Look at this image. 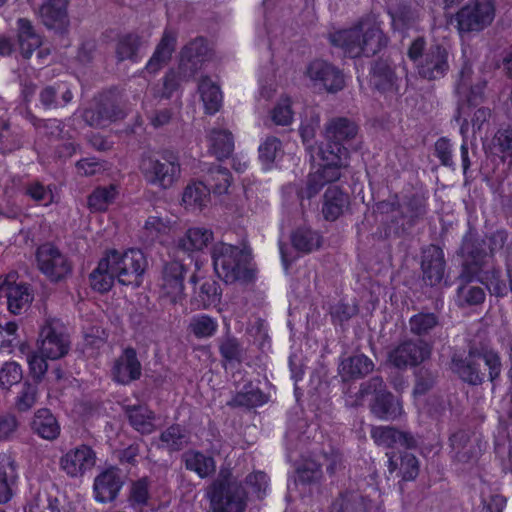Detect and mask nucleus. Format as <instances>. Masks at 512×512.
Wrapping results in <instances>:
<instances>
[{"mask_svg":"<svg viewBox=\"0 0 512 512\" xmlns=\"http://www.w3.org/2000/svg\"><path fill=\"white\" fill-rule=\"evenodd\" d=\"M406 56L419 78L426 81L440 80L450 69L448 50L441 44H432L427 48L423 36H417L411 41Z\"/></svg>","mask_w":512,"mask_h":512,"instance_id":"1","label":"nucleus"},{"mask_svg":"<svg viewBox=\"0 0 512 512\" xmlns=\"http://www.w3.org/2000/svg\"><path fill=\"white\" fill-rule=\"evenodd\" d=\"M452 370L464 382L477 386L485 381L486 374L482 371L483 365L488 369L490 382H494L499 378L501 373V359L497 352L492 349H476L471 348L465 358H452Z\"/></svg>","mask_w":512,"mask_h":512,"instance_id":"2","label":"nucleus"},{"mask_svg":"<svg viewBox=\"0 0 512 512\" xmlns=\"http://www.w3.org/2000/svg\"><path fill=\"white\" fill-rule=\"evenodd\" d=\"M345 149L335 143L319 148L320 162L316 171L309 173L306 186L299 193L301 198L312 199L323 187L340 179L345 168Z\"/></svg>","mask_w":512,"mask_h":512,"instance_id":"3","label":"nucleus"},{"mask_svg":"<svg viewBox=\"0 0 512 512\" xmlns=\"http://www.w3.org/2000/svg\"><path fill=\"white\" fill-rule=\"evenodd\" d=\"M345 149L335 143L319 148L320 162L316 171L309 173L306 186L299 193L301 198L312 199L323 187L340 179L345 168Z\"/></svg>","mask_w":512,"mask_h":512,"instance_id":"4","label":"nucleus"},{"mask_svg":"<svg viewBox=\"0 0 512 512\" xmlns=\"http://www.w3.org/2000/svg\"><path fill=\"white\" fill-rule=\"evenodd\" d=\"M211 257L217 276L225 283L252 279V271L248 268V255L238 246L217 243L212 248Z\"/></svg>","mask_w":512,"mask_h":512,"instance_id":"5","label":"nucleus"},{"mask_svg":"<svg viewBox=\"0 0 512 512\" xmlns=\"http://www.w3.org/2000/svg\"><path fill=\"white\" fill-rule=\"evenodd\" d=\"M371 397L369 407L371 413L380 420L393 421L403 413L401 402L386 388L382 377L374 376L363 382L356 394L357 404L366 397Z\"/></svg>","mask_w":512,"mask_h":512,"instance_id":"6","label":"nucleus"},{"mask_svg":"<svg viewBox=\"0 0 512 512\" xmlns=\"http://www.w3.org/2000/svg\"><path fill=\"white\" fill-rule=\"evenodd\" d=\"M139 169L147 184L161 189H169L177 182L181 174L179 155L172 150H163L160 158L143 155Z\"/></svg>","mask_w":512,"mask_h":512,"instance_id":"7","label":"nucleus"},{"mask_svg":"<svg viewBox=\"0 0 512 512\" xmlns=\"http://www.w3.org/2000/svg\"><path fill=\"white\" fill-rule=\"evenodd\" d=\"M113 268L114 276H117L119 284L124 286L139 287L144 279L147 268V260L144 253L138 248H128L124 251L112 248L105 252Z\"/></svg>","mask_w":512,"mask_h":512,"instance_id":"8","label":"nucleus"},{"mask_svg":"<svg viewBox=\"0 0 512 512\" xmlns=\"http://www.w3.org/2000/svg\"><path fill=\"white\" fill-rule=\"evenodd\" d=\"M211 512H244L246 493L230 473L221 474L207 488Z\"/></svg>","mask_w":512,"mask_h":512,"instance_id":"9","label":"nucleus"},{"mask_svg":"<svg viewBox=\"0 0 512 512\" xmlns=\"http://www.w3.org/2000/svg\"><path fill=\"white\" fill-rule=\"evenodd\" d=\"M496 7L493 0H469L453 16L454 24L460 35L481 32L495 19Z\"/></svg>","mask_w":512,"mask_h":512,"instance_id":"10","label":"nucleus"},{"mask_svg":"<svg viewBox=\"0 0 512 512\" xmlns=\"http://www.w3.org/2000/svg\"><path fill=\"white\" fill-rule=\"evenodd\" d=\"M305 75L315 87L325 90L327 93L336 94L345 88V75L343 71L323 59H313L305 70Z\"/></svg>","mask_w":512,"mask_h":512,"instance_id":"11","label":"nucleus"},{"mask_svg":"<svg viewBox=\"0 0 512 512\" xmlns=\"http://www.w3.org/2000/svg\"><path fill=\"white\" fill-rule=\"evenodd\" d=\"M431 356V345L424 340L405 339L388 352V362L399 370L417 367Z\"/></svg>","mask_w":512,"mask_h":512,"instance_id":"12","label":"nucleus"},{"mask_svg":"<svg viewBox=\"0 0 512 512\" xmlns=\"http://www.w3.org/2000/svg\"><path fill=\"white\" fill-rule=\"evenodd\" d=\"M403 63V59L399 62ZM398 63L391 56H381L370 67V83L374 90L385 96L399 95L401 77L398 76Z\"/></svg>","mask_w":512,"mask_h":512,"instance_id":"13","label":"nucleus"},{"mask_svg":"<svg viewBox=\"0 0 512 512\" xmlns=\"http://www.w3.org/2000/svg\"><path fill=\"white\" fill-rule=\"evenodd\" d=\"M36 261L39 270L50 281L65 279L72 271L68 258L53 244H44L37 249Z\"/></svg>","mask_w":512,"mask_h":512,"instance_id":"14","label":"nucleus"},{"mask_svg":"<svg viewBox=\"0 0 512 512\" xmlns=\"http://www.w3.org/2000/svg\"><path fill=\"white\" fill-rule=\"evenodd\" d=\"M142 363L137 350L133 346H126L114 359L110 368V377L115 384L129 386L142 377Z\"/></svg>","mask_w":512,"mask_h":512,"instance_id":"15","label":"nucleus"},{"mask_svg":"<svg viewBox=\"0 0 512 512\" xmlns=\"http://www.w3.org/2000/svg\"><path fill=\"white\" fill-rule=\"evenodd\" d=\"M210 48L205 37L198 36L184 45L179 53L178 69L183 79L193 78L209 60Z\"/></svg>","mask_w":512,"mask_h":512,"instance_id":"16","label":"nucleus"},{"mask_svg":"<svg viewBox=\"0 0 512 512\" xmlns=\"http://www.w3.org/2000/svg\"><path fill=\"white\" fill-rule=\"evenodd\" d=\"M125 113L120 108L114 94L108 92L99 96L94 108L86 109L84 118L90 126L106 127L112 122L123 119Z\"/></svg>","mask_w":512,"mask_h":512,"instance_id":"17","label":"nucleus"},{"mask_svg":"<svg viewBox=\"0 0 512 512\" xmlns=\"http://www.w3.org/2000/svg\"><path fill=\"white\" fill-rule=\"evenodd\" d=\"M95 464L96 453L86 444L68 450L60 458L61 469L71 478L83 477Z\"/></svg>","mask_w":512,"mask_h":512,"instance_id":"18","label":"nucleus"},{"mask_svg":"<svg viewBox=\"0 0 512 512\" xmlns=\"http://www.w3.org/2000/svg\"><path fill=\"white\" fill-rule=\"evenodd\" d=\"M124 485L120 470L110 466L101 471L93 482V498L99 504L114 502Z\"/></svg>","mask_w":512,"mask_h":512,"instance_id":"19","label":"nucleus"},{"mask_svg":"<svg viewBox=\"0 0 512 512\" xmlns=\"http://www.w3.org/2000/svg\"><path fill=\"white\" fill-rule=\"evenodd\" d=\"M371 438L387 451L415 449L417 440L411 432L401 431L393 426H378L371 430Z\"/></svg>","mask_w":512,"mask_h":512,"instance_id":"20","label":"nucleus"},{"mask_svg":"<svg viewBox=\"0 0 512 512\" xmlns=\"http://www.w3.org/2000/svg\"><path fill=\"white\" fill-rule=\"evenodd\" d=\"M68 8V0H44L39 8L42 24L58 34H66L70 26Z\"/></svg>","mask_w":512,"mask_h":512,"instance_id":"21","label":"nucleus"},{"mask_svg":"<svg viewBox=\"0 0 512 512\" xmlns=\"http://www.w3.org/2000/svg\"><path fill=\"white\" fill-rule=\"evenodd\" d=\"M472 75V68L463 66L459 72V78L455 83L454 92L460 102L466 103L470 107H475L482 103L484 99L487 81L480 79L476 83H473Z\"/></svg>","mask_w":512,"mask_h":512,"instance_id":"22","label":"nucleus"},{"mask_svg":"<svg viewBox=\"0 0 512 512\" xmlns=\"http://www.w3.org/2000/svg\"><path fill=\"white\" fill-rule=\"evenodd\" d=\"M365 27L366 19L360 18L351 27L330 33L329 42L350 57H358L361 55V34Z\"/></svg>","mask_w":512,"mask_h":512,"instance_id":"23","label":"nucleus"},{"mask_svg":"<svg viewBox=\"0 0 512 512\" xmlns=\"http://www.w3.org/2000/svg\"><path fill=\"white\" fill-rule=\"evenodd\" d=\"M407 450L386 451L385 453L389 474L405 482L415 480L419 474L418 458Z\"/></svg>","mask_w":512,"mask_h":512,"instance_id":"24","label":"nucleus"},{"mask_svg":"<svg viewBox=\"0 0 512 512\" xmlns=\"http://www.w3.org/2000/svg\"><path fill=\"white\" fill-rule=\"evenodd\" d=\"M41 353L50 360L64 357L70 349L68 336L58 331L50 322H47L40 331Z\"/></svg>","mask_w":512,"mask_h":512,"instance_id":"25","label":"nucleus"},{"mask_svg":"<svg viewBox=\"0 0 512 512\" xmlns=\"http://www.w3.org/2000/svg\"><path fill=\"white\" fill-rule=\"evenodd\" d=\"M446 261L443 250L436 245H430L423 250L421 269L423 280L431 287L439 285L445 274Z\"/></svg>","mask_w":512,"mask_h":512,"instance_id":"26","label":"nucleus"},{"mask_svg":"<svg viewBox=\"0 0 512 512\" xmlns=\"http://www.w3.org/2000/svg\"><path fill=\"white\" fill-rule=\"evenodd\" d=\"M427 199L418 194L404 195L401 200L391 203V210L398 211L409 227L415 226L427 213Z\"/></svg>","mask_w":512,"mask_h":512,"instance_id":"27","label":"nucleus"},{"mask_svg":"<svg viewBox=\"0 0 512 512\" xmlns=\"http://www.w3.org/2000/svg\"><path fill=\"white\" fill-rule=\"evenodd\" d=\"M177 45V32L165 28L159 43L146 63L145 69L149 74L158 73L172 58Z\"/></svg>","mask_w":512,"mask_h":512,"instance_id":"28","label":"nucleus"},{"mask_svg":"<svg viewBox=\"0 0 512 512\" xmlns=\"http://www.w3.org/2000/svg\"><path fill=\"white\" fill-rule=\"evenodd\" d=\"M186 274L185 266L178 261H171L164 265L160 290L162 296L176 301L177 297L183 293L184 278Z\"/></svg>","mask_w":512,"mask_h":512,"instance_id":"29","label":"nucleus"},{"mask_svg":"<svg viewBox=\"0 0 512 512\" xmlns=\"http://www.w3.org/2000/svg\"><path fill=\"white\" fill-rule=\"evenodd\" d=\"M358 132L357 125L346 117H337L332 119L326 127L327 140L321 147L328 144H338L345 149V166L348 165L349 150L345 146L346 141L353 139Z\"/></svg>","mask_w":512,"mask_h":512,"instance_id":"30","label":"nucleus"},{"mask_svg":"<svg viewBox=\"0 0 512 512\" xmlns=\"http://www.w3.org/2000/svg\"><path fill=\"white\" fill-rule=\"evenodd\" d=\"M184 468L196 474L200 479L212 477L216 472V461L213 456L196 449H188L181 455Z\"/></svg>","mask_w":512,"mask_h":512,"instance_id":"31","label":"nucleus"},{"mask_svg":"<svg viewBox=\"0 0 512 512\" xmlns=\"http://www.w3.org/2000/svg\"><path fill=\"white\" fill-rule=\"evenodd\" d=\"M460 255L464 260L475 262V264L486 265L489 254L485 239L477 231L469 229L465 232L460 245Z\"/></svg>","mask_w":512,"mask_h":512,"instance_id":"32","label":"nucleus"},{"mask_svg":"<svg viewBox=\"0 0 512 512\" xmlns=\"http://www.w3.org/2000/svg\"><path fill=\"white\" fill-rule=\"evenodd\" d=\"M125 415L130 426L142 435L152 434L156 430V414L145 404L126 406Z\"/></svg>","mask_w":512,"mask_h":512,"instance_id":"33","label":"nucleus"},{"mask_svg":"<svg viewBox=\"0 0 512 512\" xmlns=\"http://www.w3.org/2000/svg\"><path fill=\"white\" fill-rule=\"evenodd\" d=\"M369 503L361 491L346 489L332 501L328 512H369Z\"/></svg>","mask_w":512,"mask_h":512,"instance_id":"34","label":"nucleus"},{"mask_svg":"<svg viewBox=\"0 0 512 512\" xmlns=\"http://www.w3.org/2000/svg\"><path fill=\"white\" fill-rule=\"evenodd\" d=\"M211 200L210 188L202 181L187 184L182 193V205L192 213L201 212Z\"/></svg>","mask_w":512,"mask_h":512,"instance_id":"35","label":"nucleus"},{"mask_svg":"<svg viewBox=\"0 0 512 512\" xmlns=\"http://www.w3.org/2000/svg\"><path fill=\"white\" fill-rule=\"evenodd\" d=\"M31 429L35 435L49 441L57 439L61 432L57 418L48 408H40L34 413Z\"/></svg>","mask_w":512,"mask_h":512,"instance_id":"36","label":"nucleus"},{"mask_svg":"<svg viewBox=\"0 0 512 512\" xmlns=\"http://www.w3.org/2000/svg\"><path fill=\"white\" fill-rule=\"evenodd\" d=\"M507 279L503 276L502 269L493 265L482 273L480 283L485 286L492 296L503 298L512 292V272L507 269Z\"/></svg>","mask_w":512,"mask_h":512,"instance_id":"37","label":"nucleus"},{"mask_svg":"<svg viewBox=\"0 0 512 512\" xmlns=\"http://www.w3.org/2000/svg\"><path fill=\"white\" fill-rule=\"evenodd\" d=\"M349 205V195L339 186H329L323 196L322 214L325 220L335 221Z\"/></svg>","mask_w":512,"mask_h":512,"instance_id":"38","label":"nucleus"},{"mask_svg":"<svg viewBox=\"0 0 512 512\" xmlns=\"http://www.w3.org/2000/svg\"><path fill=\"white\" fill-rule=\"evenodd\" d=\"M374 369L373 361L365 354H357L344 359L339 372L344 382L364 378Z\"/></svg>","mask_w":512,"mask_h":512,"instance_id":"39","label":"nucleus"},{"mask_svg":"<svg viewBox=\"0 0 512 512\" xmlns=\"http://www.w3.org/2000/svg\"><path fill=\"white\" fill-rule=\"evenodd\" d=\"M17 28L20 54L24 59H30L34 51L41 46L42 38L36 33L32 22L27 18H19Z\"/></svg>","mask_w":512,"mask_h":512,"instance_id":"40","label":"nucleus"},{"mask_svg":"<svg viewBox=\"0 0 512 512\" xmlns=\"http://www.w3.org/2000/svg\"><path fill=\"white\" fill-rule=\"evenodd\" d=\"M198 93L203 102L205 114L215 115L222 107L223 95L220 86L205 75L199 79Z\"/></svg>","mask_w":512,"mask_h":512,"instance_id":"41","label":"nucleus"},{"mask_svg":"<svg viewBox=\"0 0 512 512\" xmlns=\"http://www.w3.org/2000/svg\"><path fill=\"white\" fill-rule=\"evenodd\" d=\"M109 259L104 255L97 263L95 269L89 274V283L93 291L100 294L109 292L114 286L117 276H114Z\"/></svg>","mask_w":512,"mask_h":512,"instance_id":"42","label":"nucleus"},{"mask_svg":"<svg viewBox=\"0 0 512 512\" xmlns=\"http://www.w3.org/2000/svg\"><path fill=\"white\" fill-rule=\"evenodd\" d=\"M119 195V186L110 183L107 186H97L87 197V207L92 212H106Z\"/></svg>","mask_w":512,"mask_h":512,"instance_id":"43","label":"nucleus"},{"mask_svg":"<svg viewBox=\"0 0 512 512\" xmlns=\"http://www.w3.org/2000/svg\"><path fill=\"white\" fill-rule=\"evenodd\" d=\"M208 141L210 154L219 161L229 158L234 151V137L228 130L212 129Z\"/></svg>","mask_w":512,"mask_h":512,"instance_id":"44","label":"nucleus"},{"mask_svg":"<svg viewBox=\"0 0 512 512\" xmlns=\"http://www.w3.org/2000/svg\"><path fill=\"white\" fill-rule=\"evenodd\" d=\"M6 298L8 310L12 314L18 315L33 301V294L27 283L11 282L6 292Z\"/></svg>","mask_w":512,"mask_h":512,"instance_id":"45","label":"nucleus"},{"mask_svg":"<svg viewBox=\"0 0 512 512\" xmlns=\"http://www.w3.org/2000/svg\"><path fill=\"white\" fill-rule=\"evenodd\" d=\"M389 42L388 36L377 24H372L362 31L361 55H375L384 49Z\"/></svg>","mask_w":512,"mask_h":512,"instance_id":"46","label":"nucleus"},{"mask_svg":"<svg viewBox=\"0 0 512 512\" xmlns=\"http://www.w3.org/2000/svg\"><path fill=\"white\" fill-rule=\"evenodd\" d=\"M291 244L298 252L311 253L321 246L322 236L310 227H298L291 234Z\"/></svg>","mask_w":512,"mask_h":512,"instance_id":"47","label":"nucleus"},{"mask_svg":"<svg viewBox=\"0 0 512 512\" xmlns=\"http://www.w3.org/2000/svg\"><path fill=\"white\" fill-rule=\"evenodd\" d=\"M151 480L148 476H142L131 482L127 501L129 506L134 509H142L149 505Z\"/></svg>","mask_w":512,"mask_h":512,"instance_id":"48","label":"nucleus"},{"mask_svg":"<svg viewBox=\"0 0 512 512\" xmlns=\"http://www.w3.org/2000/svg\"><path fill=\"white\" fill-rule=\"evenodd\" d=\"M141 43V37L137 33L130 32L120 36L115 50L118 62L130 60L133 63H137L139 61L138 51Z\"/></svg>","mask_w":512,"mask_h":512,"instance_id":"49","label":"nucleus"},{"mask_svg":"<svg viewBox=\"0 0 512 512\" xmlns=\"http://www.w3.org/2000/svg\"><path fill=\"white\" fill-rule=\"evenodd\" d=\"M17 478L13 463L0 459V505L8 503L13 498V487Z\"/></svg>","mask_w":512,"mask_h":512,"instance_id":"50","label":"nucleus"},{"mask_svg":"<svg viewBox=\"0 0 512 512\" xmlns=\"http://www.w3.org/2000/svg\"><path fill=\"white\" fill-rule=\"evenodd\" d=\"M213 240V231L206 227L189 228L180 246L187 251H200Z\"/></svg>","mask_w":512,"mask_h":512,"instance_id":"51","label":"nucleus"},{"mask_svg":"<svg viewBox=\"0 0 512 512\" xmlns=\"http://www.w3.org/2000/svg\"><path fill=\"white\" fill-rule=\"evenodd\" d=\"M439 323V317L434 312H418L409 318L410 332L418 337L430 335Z\"/></svg>","mask_w":512,"mask_h":512,"instance_id":"52","label":"nucleus"},{"mask_svg":"<svg viewBox=\"0 0 512 512\" xmlns=\"http://www.w3.org/2000/svg\"><path fill=\"white\" fill-rule=\"evenodd\" d=\"M268 400V396L261 389L237 391L228 405L233 408L253 409L262 407Z\"/></svg>","mask_w":512,"mask_h":512,"instance_id":"53","label":"nucleus"},{"mask_svg":"<svg viewBox=\"0 0 512 512\" xmlns=\"http://www.w3.org/2000/svg\"><path fill=\"white\" fill-rule=\"evenodd\" d=\"M232 179L230 170L218 165L209 169L206 185L210 188V192L223 195L228 192Z\"/></svg>","mask_w":512,"mask_h":512,"instance_id":"54","label":"nucleus"},{"mask_svg":"<svg viewBox=\"0 0 512 512\" xmlns=\"http://www.w3.org/2000/svg\"><path fill=\"white\" fill-rule=\"evenodd\" d=\"M457 299L459 306L461 307H471L477 306L484 303L486 299L485 289L468 284V283H460L456 290Z\"/></svg>","mask_w":512,"mask_h":512,"instance_id":"55","label":"nucleus"},{"mask_svg":"<svg viewBox=\"0 0 512 512\" xmlns=\"http://www.w3.org/2000/svg\"><path fill=\"white\" fill-rule=\"evenodd\" d=\"M159 439L170 452H178L188 443L186 430L180 424L168 426L161 432Z\"/></svg>","mask_w":512,"mask_h":512,"instance_id":"56","label":"nucleus"},{"mask_svg":"<svg viewBox=\"0 0 512 512\" xmlns=\"http://www.w3.org/2000/svg\"><path fill=\"white\" fill-rule=\"evenodd\" d=\"M269 118L276 126H289L294 119L292 100L288 95H282L269 111Z\"/></svg>","mask_w":512,"mask_h":512,"instance_id":"57","label":"nucleus"},{"mask_svg":"<svg viewBox=\"0 0 512 512\" xmlns=\"http://www.w3.org/2000/svg\"><path fill=\"white\" fill-rule=\"evenodd\" d=\"M22 135L13 130L8 121L0 119V153L5 155L19 149Z\"/></svg>","mask_w":512,"mask_h":512,"instance_id":"58","label":"nucleus"},{"mask_svg":"<svg viewBox=\"0 0 512 512\" xmlns=\"http://www.w3.org/2000/svg\"><path fill=\"white\" fill-rule=\"evenodd\" d=\"M387 14L390 17L391 27L394 31L405 33L413 25V12L407 5H399L395 9H389Z\"/></svg>","mask_w":512,"mask_h":512,"instance_id":"59","label":"nucleus"},{"mask_svg":"<svg viewBox=\"0 0 512 512\" xmlns=\"http://www.w3.org/2000/svg\"><path fill=\"white\" fill-rule=\"evenodd\" d=\"M485 239L489 258L493 260L495 256L506 252L508 249L509 232L505 228H498L495 231L485 234Z\"/></svg>","mask_w":512,"mask_h":512,"instance_id":"60","label":"nucleus"},{"mask_svg":"<svg viewBox=\"0 0 512 512\" xmlns=\"http://www.w3.org/2000/svg\"><path fill=\"white\" fill-rule=\"evenodd\" d=\"M297 480L303 485L318 483L322 478V465L315 460L305 459L297 467Z\"/></svg>","mask_w":512,"mask_h":512,"instance_id":"61","label":"nucleus"},{"mask_svg":"<svg viewBox=\"0 0 512 512\" xmlns=\"http://www.w3.org/2000/svg\"><path fill=\"white\" fill-rule=\"evenodd\" d=\"M219 353L223 360L229 363L242 362L243 348L240 341L234 336H226L219 343Z\"/></svg>","mask_w":512,"mask_h":512,"instance_id":"62","label":"nucleus"},{"mask_svg":"<svg viewBox=\"0 0 512 512\" xmlns=\"http://www.w3.org/2000/svg\"><path fill=\"white\" fill-rule=\"evenodd\" d=\"M258 151L260 161L270 165L282 154V142L275 136H269L260 144Z\"/></svg>","mask_w":512,"mask_h":512,"instance_id":"63","label":"nucleus"},{"mask_svg":"<svg viewBox=\"0 0 512 512\" xmlns=\"http://www.w3.org/2000/svg\"><path fill=\"white\" fill-rule=\"evenodd\" d=\"M23 377L22 368L16 362H6L0 369V387L9 390L18 384Z\"/></svg>","mask_w":512,"mask_h":512,"instance_id":"64","label":"nucleus"}]
</instances>
